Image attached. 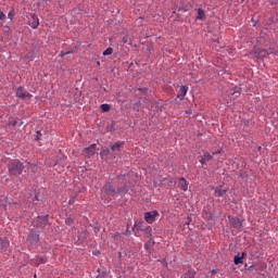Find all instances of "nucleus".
Returning a JSON list of instances; mask_svg holds the SVG:
<instances>
[{
    "label": "nucleus",
    "instance_id": "obj_1",
    "mask_svg": "<svg viewBox=\"0 0 278 278\" xmlns=\"http://www.w3.org/2000/svg\"><path fill=\"white\" fill-rule=\"evenodd\" d=\"M23 168L25 166L20 161L12 162L9 164V173L10 175H13L14 177L23 174Z\"/></svg>",
    "mask_w": 278,
    "mask_h": 278
},
{
    "label": "nucleus",
    "instance_id": "obj_2",
    "mask_svg": "<svg viewBox=\"0 0 278 278\" xmlns=\"http://www.w3.org/2000/svg\"><path fill=\"white\" fill-rule=\"evenodd\" d=\"M103 191L106 194L108 199H110V201H112V199L116 197V189H114V187L110 182H106L103 186Z\"/></svg>",
    "mask_w": 278,
    "mask_h": 278
},
{
    "label": "nucleus",
    "instance_id": "obj_3",
    "mask_svg": "<svg viewBox=\"0 0 278 278\" xmlns=\"http://www.w3.org/2000/svg\"><path fill=\"white\" fill-rule=\"evenodd\" d=\"M17 99H31V93L27 92L25 88L18 87L15 92Z\"/></svg>",
    "mask_w": 278,
    "mask_h": 278
},
{
    "label": "nucleus",
    "instance_id": "obj_4",
    "mask_svg": "<svg viewBox=\"0 0 278 278\" xmlns=\"http://www.w3.org/2000/svg\"><path fill=\"white\" fill-rule=\"evenodd\" d=\"M47 225H49V215L37 217V227L39 229H45V227H47Z\"/></svg>",
    "mask_w": 278,
    "mask_h": 278
},
{
    "label": "nucleus",
    "instance_id": "obj_5",
    "mask_svg": "<svg viewBox=\"0 0 278 278\" xmlns=\"http://www.w3.org/2000/svg\"><path fill=\"white\" fill-rule=\"evenodd\" d=\"M28 25L33 29H38V26L40 25V20L38 18V15L36 14H30V20L28 21Z\"/></svg>",
    "mask_w": 278,
    "mask_h": 278
},
{
    "label": "nucleus",
    "instance_id": "obj_6",
    "mask_svg": "<svg viewBox=\"0 0 278 278\" xmlns=\"http://www.w3.org/2000/svg\"><path fill=\"white\" fill-rule=\"evenodd\" d=\"M38 240H40V235H38V232H36L35 230H30L27 241L30 242L31 244H36Z\"/></svg>",
    "mask_w": 278,
    "mask_h": 278
},
{
    "label": "nucleus",
    "instance_id": "obj_7",
    "mask_svg": "<svg viewBox=\"0 0 278 278\" xmlns=\"http://www.w3.org/2000/svg\"><path fill=\"white\" fill-rule=\"evenodd\" d=\"M155 216H157V211L147 212L144 214V220L148 222L149 225H151L152 223L155 222Z\"/></svg>",
    "mask_w": 278,
    "mask_h": 278
},
{
    "label": "nucleus",
    "instance_id": "obj_8",
    "mask_svg": "<svg viewBox=\"0 0 278 278\" xmlns=\"http://www.w3.org/2000/svg\"><path fill=\"white\" fill-rule=\"evenodd\" d=\"M212 190H214V197L222 198L227 194V189H223L222 187H213Z\"/></svg>",
    "mask_w": 278,
    "mask_h": 278
},
{
    "label": "nucleus",
    "instance_id": "obj_9",
    "mask_svg": "<svg viewBox=\"0 0 278 278\" xmlns=\"http://www.w3.org/2000/svg\"><path fill=\"white\" fill-rule=\"evenodd\" d=\"M94 153H97V143H93L85 149V155H87V157H91V155H94Z\"/></svg>",
    "mask_w": 278,
    "mask_h": 278
},
{
    "label": "nucleus",
    "instance_id": "obj_10",
    "mask_svg": "<svg viewBox=\"0 0 278 278\" xmlns=\"http://www.w3.org/2000/svg\"><path fill=\"white\" fill-rule=\"evenodd\" d=\"M186 94H188V86H181L177 93V99L184 101Z\"/></svg>",
    "mask_w": 278,
    "mask_h": 278
},
{
    "label": "nucleus",
    "instance_id": "obj_11",
    "mask_svg": "<svg viewBox=\"0 0 278 278\" xmlns=\"http://www.w3.org/2000/svg\"><path fill=\"white\" fill-rule=\"evenodd\" d=\"M230 225L238 229V227H242V219L238 217H231Z\"/></svg>",
    "mask_w": 278,
    "mask_h": 278
},
{
    "label": "nucleus",
    "instance_id": "obj_12",
    "mask_svg": "<svg viewBox=\"0 0 278 278\" xmlns=\"http://www.w3.org/2000/svg\"><path fill=\"white\" fill-rule=\"evenodd\" d=\"M212 154H210V152H205L203 155H202V157H201V160H200V164H202V166L203 165H205V164H207V162H210V160H212Z\"/></svg>",
    "mask_w": 278,
    "mask_h": 278
},
{
    "label": "nucleus",
    "instance_id": "obj_13",
    "mask_svg": "<svg viewBox=\"0 0 278 278\" xmlns=\"http://www.w3.org/2000/svg\"><path fill=\"white\" fill-rule=\"evenodd\" d=\"M244 255H247V253L242 252L241 256L240 254H237L233 258L235 264L238 266V264H243V260H244Z\"/></svg>",
    "mask_w": 278,
    "mask_h": 278
},
{
    "label": "nucleus",
    "instance_id": "obj_14",
    "mask_svg": "<svg viewBox=\"0 0 278 278\" xmlns=\"http://www.w3.org/2000/svg\"><path fill=\"white\" fill-rule=\"evenodd\" d=\"M178 186L180 190H184V192H186L188 190V181H186V178H180Z\"/></svg>",
    "mask_w": 278,
    "mask_h": 278
},
{
    "label": "nucleus",
    "instance_id": "obj_15",
    "mask_svg": "<svg viewBox=\"0 0 278 278\" xmlns=\"http://www.w3.org/2000/svg\"><path fill=\"white\" fill-rule=\"evenodd\" d=\"M205 18V11L203 9H198L197 21H203Z\"/></svg>",
    "mask_w": 278,
    "mask_h": 278
},
{
    "label": "nucleus",
    "instance_id": "obj_16",
    "mask_svg": "<svg viewBox=\"0 0 278 278\" xmlns=\"http://www.w3.org/2000/svg\"><path fill=\"white\" fill-rule=\"evenodd\" d=\"M230 94H232L235 99H238V97H240V87H235L233 90H230Z\"/></svg>",
    "mask_w": 278,
    "mask_h": 278
},
{
    "label": "nucleus",
    "instance_id": "obj_17",
    "mask_svg": "<svg viewBox=\"0 0 278 278\" xmlns=\"http://www.w3.org/2000/svg\"><path fill=\"white\" fill-rule=\"evenodd\" d=\"M116 194H127V186L124 185L123 187H119L117 190H116Z\"/></svg>",
    "mask_w": 278,
    "mask_h": 278
},
{
    "label": "nucleus",
    "instance_id": "obj_18",
    "mask_svg": "<svg viewBox=\"0 0 278 278\" xmlns=\"http://www.w3.org/2000/svg\"><path fill=\"white\" fill-rule=\"evenodd\" d=\"M121 147H123V142H116L111 147V151H121Z\"/></svg>",
    "mask_w": 278,
    "mask_h": 278
},
{
    "label": "nucleus",
    "instance_id": "obj_19",
    "mask_svg": "<svg viewBox=\"0 0 278 278\" xmlns=\"http://www.w3.org/2000/svg\"><path fill=\"white\" fill-rule=\"evenodd\" d=\"M152 231H153V228H151V226L146 227L144 233H146L147 238H151L153 236Z\"/></svg>",
    "mask_w": 278,
    "mask_h": 278
},
{
    "label": "nucleus",
    "instance_id": "obj_20",
    "mask_svg": "<svg viewBox=\"0 0 278 278\" xmlns=\"http://www.w3.org/2000/svg\"><path fill=\"white\" fill-rule=\"evenodd\" d=\"M100 110H102V112H110L111 106L110 104H101Z\"/></svg>",
    "mask_w": 278,
    "mask_h": 278
},
{
    "label": "nucleus",
    "instance_id": "obj_21",
    "mask_svg": "<svg viewBox=\"0 0 278 278\" xmlns=\"http://www.w3.org/2000/svg\"><path fill=\"white\" fill-rule=\"evenodd\" d=\"M184 278H194V270L189 269L188 273L184 276Z\"/></svg>",
    "mask_w": 278,
    "mask_h": 278
},
{
    "label": "nucleus",
    "instance_id": "obj_22",
    "mask_svg": "<svg viewBox=\"0 0 278 278\" xmlns=\"http://www.w3.org/2000/svg\"><path fill=\"white\" fill-rule=\"evenodd\" d=\"M114 53L113 48H108L106 50L103 51V55H112Z\"/></svg>",
    "mask_w": 278,
    "mask_h": 278
},
{
    "label": "nucleus",
    "instance_id": "obj_23",
    "mask_svg": "<svg viewBox=\"0 0 278 278\" xmlns=\"http://www.w3.org/2000/svg\"><path fill=\"white\" fill-rule=\"evenodd\" d=\"M17 123H18V122H16V119H11V121L9 122V127H16Z\"/></svg>",
    "mask_w": 278,
    "mask_h": 278
},
{
    "label": "nucleus",
    "instance_id": "obj_24",
    "mask_svg": "<svg viewBox=\"0 0 278 278\" xmlns=\"http://www.w3.org/2000/svg\"><path fill=\"white\" fill-rule=\"evenodd\" d=\"M5 247H8V243L5 242V240L0 239V249H5Z\"/></svg>",
    "mask_w": 278,
    "mask_h": 278
},
{
    "label": "nucleus",
    "instance_id": "obj_25",
    "mask_svg": "<svg viewBox=\"0 0 278 278\" xmlns=\"http://www.w3.org/2000/svg\"><path fill=\"white\" fill-rule=\"evenodd\" d=\"M65 224L66 225H73V218H71V217H67L66 219H65Z\"/></svg>",
    "mask_w": 278,
    "mask_h": 278
},
{
    "label": "nucleus",
    "instance_id": "obj_26",
    "mask_svg": "<svg viewBox=\"0 0 278 278\" xmlns=\"http://www.w3.org/2000/svg\"><path fill=\"white\" fill-rule=\"evenodd\" d=\"M191 220L192 219L190 217H187V219L185 220V227H189Z\"/></svg>",
    "mask_w": 278,
    "mask_h": 278
},
{
    "label": "nucleus",
    "instance_id": "obj_27",
    "mask_svg": "<svg viewBox=\"0 0 278 278\" xmlns=\"http://www.w3.org/2000/svg\"><path fill=\"white\" fill-rule=\"evenodd\" d=\"M101 155H110V149H105L101 152Z\"/></svg>",
    "mask_w": 278,
    "mask_h": 278
},
{
    "label": "nucleus",
    "instance_id": "obj_28",
    "mask_svg": "<svg viewBox=\"0 0 278 278\" xmlns=\"http://www.w3.org/2000/svg\"><path fill=\"white\" fill-rule=\"evenodd\" d=\"M75 203V198H71L68 201V205H73Z\"/></svg>",
    "mask_w": 278,
    "mask_h": 278
},
{
    "label": "nucleus",
    "instance_id": "obj_29",
    "mask_svg": "<svg viewBox=\"0 0 278 278\" xmlns=\"http://www.w3.org/2000/svg\"><path fill=\"white\" fill-rule=\"evenodd\" d=\"M5 15L0 11V21H4Z\"/></svg>",
    "mask_w": 278,
    "mask_h": 278
},
{
    "label": "nucleus",
    "instance_id": "obj_30",
    "mask_svg": "<svg viewBox=\"0 0 278 278\" xmlns=\"http://www.w3.org/2000/svg\"><path fill=\"white\" fill-rule=\"evenodd\" d=\"M8 17L12 20L14 17V13L9 12Z\"/></svg>",
    "mask_w": 278,
    "mask_h": 278
},
{
    "label": "nucleus",
    "instance_id": "obj_31",
    "mask_svg": "<svg viewBox=\"0 0 278 278\" xmlns=\"http://www.w3.org/2000/svg\"><path fill=\"white\" fill-rule=\"evenodd\" d=\"M64 55H68V52H61L60 56L64 58Z\"/></svg>",
    "mask_w": 278,
    "mask_h": 278
},
{
    "label": "nucleus",
    "instance_id": "obj_32",
    "mask_svg": "<svg viewBox=\"0 0 278 278\" xmlns=\"http://www.w3.org/2000/svg\"><path fill=\"white\" fill-rule=\"evenodd\" d=\"M271 5L278 3V0H270Z\"/></svg>",
    "mask_w": 278,
    "mask_h": 278
},
{
    "label": "nucleus",
    "instance_id": "obj_33",
    "mask_svg": "<svg viewBox=\"0 0 278 278\" xmlns=\"http://www.w3.org/2000/svg\"><path fill=\"white\" fill-rule=\"evenodd\" d=\"M139 90H141V92H146L147 88H144V89H139Z\"/></svg>",
    "mask_w": 278,
    "mask_h": 278
},
{
    "label": "nucleus",
    "instance_id": "obj_34",
    "mask_svg": "<svg viewBox=\"0 0 278 278\" xmlns=\"http://www.w3.org/2000/svg\"><path fill=\"white\" fill-rule=\"evenodd\" d=\"M35 201H38V195H35Z\"/></svg>",
    "mask_w": 278,
    "mask_h": 278
},
{
    "label": "nucleus",
    "instance_id": "obj_35",
    "mask_svg": "<svg viewBox=\"0 0 278 278\" xmlns=\"http://www.w3.org/2000/svg\"><path fill=\"white\" fill-rule=\"evenodd\" d=\"M37 135L40 136V131H37Z\"/></svg>",
    "mask_w": 278,
    "mask_h": 278
},
{
    "label": "nucleus",
    "instance_id": "obj_36",
    "mask_svg": "<svg viewBox=\"0 0 278 278\" xmlns=\"http://www.w3.org/2000/svg\"><path fill=\"white\" fill-rule=\"evenodd\" d=\"M2 205H4V204L0 202V207H1Z\"/></svg>",
    "mask_w": 278,
    "mask_h": 278
},
{
    "label": "nucleus",
    "instance_id": "obj_37",
    "mask_svg": "<svg viewBox=\"0 0 278 278\" xmlns=\"http://www.w3.org/2000/svg\"><path fill=\"white\" fill-rule=\"evenodd\" d=\"M36 140H40V138H39V137H37V138H36Z\"/></svg>",
    "mask_w": 278,
    "mask_h": 278
},
{
    "label": "nucleus",
    "instance_id": "obj_38",
    "mask_svg": "<svg viewBox=\"0 0 278 278\" xmlns=\"http://www.w3.org/2000/svg\"><path fill=\"white\" fill-rule=\"evenodd\" d=\"M250 269H253V266H250Z\"/></svg>",
    "mask_w": 278,
    "mask_h": 278
}]
</instances>
